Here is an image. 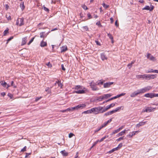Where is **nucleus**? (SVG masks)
<instances>
[{"label": "nucleus", "instance_id": "1", "mask_svg": "<svg viewBox=\"0 0 158 158\" xmlns=\"http://www.w3.org/2000/svg\"><path fill=\"white\" fill-rule=\"evenodd\" d=\"M103 109V107L99 106L97 107L92 108L91 111H93V112H94V114H96L99 113H103V112H102Z\"/></svg>", "mask_w": 158, "mask_h": 158}, {"label": "nucleus", "instance_id": "2", "mask_svg": "<svg viewBox=\"0 0 158 158\" xmlns=\"http://www.w3.org/2000/svg\"><path fill=\"white\" fill-rule=\"evenodd\" d=\"M97 85L94 82V81H92L91 82L89 83V85L93 91H97L99 90V88L97 86Z\"/></svg>", "mask_w": 158, "mask_h": 158}, {"label": "nucleus", "instance_id": "3", "mask_svg": "<svg viewBox=\"0 0 158 158\" xmlns=\"http://www.w3.org/2000/svg\"><path fill=\"white\" fill-rule=\"evenodd\" d=\"M156 108H153L152 107H146L145 109H143L142 112H153L156 110Z\"/></svg>", "mask_w": 158, "mask_h": 158}, {"label": "nucleus", "instance_id": "4", "mask_svg": "<svg viewBox=\"0 0 158 158\" xmlns=\"http://www.w3.org/2000/svg\"><path fill=\"white\" fill-rule=\"evenodd\" d=\"M152 89V86H148L146 87H145L143 88L139 89V90L141 94L143 93H144L148 91L149 90H151Z\"/></svg>", "mask_w": 158, "mask_h": 158}, {"label": "nucleus", "instance_id": "5", "mask_svg": "<svg viewBox=\"0 0 158 158\" xmlns=\"http://www.w3.org/2000/svg\"><path fill=\"white\" fill-rule=\"evenodd\" d=\"M24 24V19L23 18H18L16 21V25L21 26Z\"/></svg>", "mask_w": 158, "mask_h": 158}, {"label": "nucleus", "instance_id": "6", "mask_svg": "<svg viewBox=\"0 0 158 158\" xmlns=\"http://www.w3.org/2000/svg\"><path fill=\"white\" fill-rule=\"evenodd\" d=\"M141 94L139 89H138L137 91H135L130 94L131 97L133 98L137 96L138 94Z\"/></svg>", "mask_w": 158, "mask_h": 158}, {"label": "nucleus", "instance_id": "7", "mask_svg": "<svg viewBox=\"0 0 158 158\" xmlns=\"http://www.w3.org/2000/svg\"><path fill=\"white\" fill-rule=\"evenodd\" d=\"M149 74H144L143 75H139L137 76V78H142L143 79H145L148 80Z\"/></svg>", "mask_w": 158, "mask_h": 158}, {"label": "nucleus", "instance_id": "8", "mask_svg": "<svg viewBox=\"0 0 158 158\" xmlns=\"http://www.w3.org/2000/svg\"><path fill=\"white\" fill-rule=\"evenodd\" d=\"M140 132L139 131H133L131 133V134H128L127 135V137H128L129 138H132L133 137V136L135 135L136 134H138Z\"/></svg>", "mask_w": 158, "mask_h": 158}, {"label": "nucleus", "instance_id": "9", "mask_svg": "<svg viewBox=\"0 0 158 158\" xmlns=\"http://www.w3.org/2000/svg\"><path fill=\"white\" fill-rule=\"evenodd\" d=\"M113 82H109L105 83L103 84V87L104 88H107L110 87V86L113 84Z\"/></svg>", "mask_w": 158, "mask_h": 158}, {"label": "nucleus", "instance_id": "10", "mask_svg": "<svg viewBox=\"0 0 158 158\" xmlns=\"http://www.w3.org/2000/svg\"><path fill=\"white\" fill-rule=\"evenodd\" d=\"M130 131V129H128L127 130H126V129H125L124 130L119 133L117 135H116V136L117 137L121 136L123 135H124L125 134V132L127 131Z\"/></svg>", "mask_w": 158, "mask_h": 158}, {"label": "nucleus", "instance_id": "11", "mask_svg": "<svg viewBox=\"0 0 158 158\" xmlns=\"http://www.w3.org/2000/svg\"><path fill=\"white\" fill-rule=\"evenodd\" d=\"M147 122V121L143 122L141 121L139 123L137 124L136 125V127L137 128H139L140 127L143 126Z\"/></svg>", "mask_w": 158, "mask_h": 158}, {"label": "nucleus", "instance_id": "12", "mask_svg": "<svg viewBox=\"0 0 158 158\" xmlns=\"http://www.w3.org/2000/svg\"><path fill=\"white\" fill-rule=\"evenodd\" d=\"M154 9V6H152L150 8L148 6H146L144 8H143V10H149L150 11H152Z\"/></svg>", "mask_w": 158, "mask_h": 158}, {"label": "nucleus", "instance_id": "13", "mask_svg": "<svg viewBox=\"0 0 158 158\" xmlns=\"http://www.w3.org/2000/svg\"><path fill=\"white\" fill-rule=\"evenodd\" d=\"M105 82V81L103 79H101L100 80H98L96 82V84L98 85H102L103 84V83Z\"/></svg>", "mask_w": 158, "mask_h": 158}, {"label": "nucleus", "instance_id": "14", "mask_svg": "<svg viewBox=\"0 0 158 158\" xmlns=\"http://www.w3.org/2000/svg\"><path fill=\"white\" fill-rule=\"evenodd\" d=\"M144 96L147 98H153V93H147L144 95Z\"/></svg>", "mask_w": 158, "mask_h": 158}, {"label": "nucleus", "instance_id": "15", "mask_svg": "<svg viewBox=\"0 0 158 158\" xmlns=\"http://www.w3.org/2000/svg\"><path fill=\"white\" fill-rule=\"evenodd\" d=\"M111 96V95L110 94H107L103 95V96H101L100 97H101L102 99H107L108 98H109Z\"/></svg>", "mask_w": 158, "mask_h": 158}, {"label": "nucleus", "instance_id": "16", "mask_svg": "<svg viewBox=\"0 0 158 158\" xmlns=\"http://www.w3.org/2000/svg\"><path fill=\"white\" fill-rule=\"evenodd\" d=\"M112 118H110L109 120H108L107 122H105L103 124H102L101 126L103 128L105 127H106L107 124L110 122L112 121Z\"/></svg>", "mask_w": 158, "mask_h": 158}, {"label": "nucleus", "instance_id": "17", "mask_svg": "<svg viewBox=\"0 0 158 158\" xmlns=\"http://www.w3.org/2000/svg\"><path fill=\"white\" fill-rule=\"evenodd\" d=\"M60 48L61 52H64L68 50L67 47L66 45L63 46Z\"/></svg>", "mask_w": 158, "mask_h": 158}, {"label": "nucleus", "instance_id": "18", "mask_svg": "<svg viewBox=\"0 0 158 158\" xmlns=\"http://www.w3.org/2000/svg\"><path fill=\"white\" fill-rule=\"evenodd\" d=\"M27 37H25L23 38L21 44L22 45H24L26 44L27 40Z\"/></svg>", "mask_w": 158, "mask_h": 158}, {"label": "nucleus", "instance_id": "19", "mask_svg": "<svg viewBox=\"0 0 158 158\" xmlns=\"http://www.w3.org/2000/svg\"><path fill=\"white\" fill-rule=\"evenodd\" d=\"M74 92L77 94H82L85 93V90H77L74 91Z\"/></svg>", "mask_w": 158, "mask_h": 158}, {"label": "nucleus", "instance_id": "20", "mask_svg": "<svg viewBox=\"0 0 158 158\" xmlns=\"http://www.w3.org/2000/svg\"><path fill=\"white\" fill-rule=\"evenodd\" d=\"M101 59L102 60H104L107 59V57L106 56V55L104 53H102L101 54Z\"/></svg>", "mask_w": 158, "mask_h": 158}, {"label": "nucleus", "instance_id": "21", "mask_svg": "<svg viewBox=\"0 0 158 158\" xmlns=\"http://www.w3.org/2000/svg\"><path fill=\"white\" fill-rule=\"evenodd\" d=\"M40 46L42 47L46 46H47V42L44 41L43 40L40 43Z\"/></svg>", "mask_w": 158, "mask_h": 158}, {"label": "nucleus", "instance_id": "22", "mask_svg": "<svg viewBox=\"0 0 158 158\" xmlns=\"http://www.w3.org/2000/svg\"><path fill=\"white\" fill-rule=\"evenodd\" d=\"M123 108L124 106H121L118 107L117 108H116V109H114V110L115 112H117L119 111L121 109L123 110Z\"/></svg>", "mask_w": 158, "mask_h": 158}, {"label": "nucleus", "instance_id": "23", "mask_svg": "<svg viewBox=\"0 0 158 158\" xmlns=\"http://www.w3.org/2000/svg\"><path fill=\"white\" fill-rule=\"evenodd\" d=\"M123 108L124 106H121L118 107L117 108H116V109H114V110L115 112H117L119 111L121 109L123 110Z\"/></svg>", "mask_w": 158, "mask_h": 158}, {"label": "nucleus", "instance_id": "24", "mask_svg": "<svg viewBox=\"0 0 158 158\" xmlns=\"http://www.w3.org/2000/svg\"><path fill=\"white\" fill-rule=\"evenodd\" d=\"M123 108L124 106H121L118 107L117 108H116V109H114V110L115 112H117L119 111L121 109L123 110Z\"/></svg>", "mask_w": 158, "mask_h": 158}, {"label": "nucleus", "instance_id": "25", "mask_svg": "<svg viewBox=\"0 0 158 158\" xmlns=\"http://www.w3.org/2000/svg\"><path fill=\"white\" fill-rule=\"evenodd\" d=\"M60 153L64 156H67L68 155V153L66 152L65 150L62 151L60 152Z\"/></svg>", "mask_w": 158, "mask_h": 158}, {"label": "nucleus", "instance_id": "26", "mask_svg": "<svg viewBox=\"0 0 158 158\" xmlns=\"http://www.w3.org/2000/svg\"><path fill=\"white\" fill-rule=\"evenodd\" d=\"M156 77V75H153V74H152V75H149V77L148 79L150 80L151 79H153L155 78Z\"/></svg>", "mask_w": 158, "mask_h": 158}, {"label": "nucleus", "instance_id": "27", "mask_svg": "<svg viewBox=\"0 0 158 158\" xmlns=\"http://www.w3.org/2000/svg\"><path fill=\"white\" fill-rule=\"evenodd\" d=\"M44 32H42L40 33V38H44L46 37L47 35H44Z\"/></svg>", "mask_w": 158, "mask_h": 158}, {"label": "nucleus", "instance_id": "28", "mask_svg": "<svg viewBox=\"0 0 158 158\" xmlns=\"http://www.w3.org/2000/svg\"><path fill=\"white\" fill-rule=\"evenodd\" d=\"M110 108V106L109 105L107 106H106L105 108H103V109H102V112H104L107 110H108V109H109Z\"/></svg>", "mask_w": 158, "mask_h": 158}, {"label": "nucleus", "instance_id": "29", "mask_svg": "<svg viewBox=\"0 0 158 158\" xmlns=\"http://www.w3.org/2000/svg\"><path fill=\"white\" fill-rule=\"evenodd\" d=\"M119 96H118V95H117V96L114 97H113V98H112L109 99H108V100H106V102H109L110 101H111V100H112L113 99H116L118 98H119Z\"/></svg>", "mask_w": 158, "mask_h": 158}, {"label": "nucleus", "instance_id": "30", "mask_svg": "<svg viewBox=\"0 0 158 158\" xmlns=\"http://www.w3.org/2000/svg\"><path fill=\"white\" fill-rule=\"evenodd\" d=\"M78 106L80 109H82L85 107L86 106L85 104H79Z\"/></svg>", "mask_w": 158, "mask_h": 158}, {"label": "nucleus", "instance_id": "31", "mask_svg": "<svg viewBox=\"0 0 158 158\" xmlns=\"http://www.w3.org/2000/svg\"><path fill=\"white\" fill-rule=\"evenodd\" d=\"M93 112V111H91V109L90 110H88L85 111H84L82 112V114H90Z\"/></svg>", "mask_w": 158, "mask_h": 158}, {"label": "nucleus", "instance_id": "32", "mask_svg": "<svg viewBox=\"0 0 158 158\" xmlns=\"http://www.w3.org/2000/svg\"><path fill=\"white\" fill-rule=\"evenodd\" d=\"M0 83L3 87H6V83L5 82L2 81L0 82Z\"/></svg>", "mask_w": 158, "mask_h": 158}, {"label": "nucleus", "instance_id": "33", "mask_svg": "<svg viewBox=\"0 0 158 158\" xmlns=\"http://www.w3.org/2000/svg\"><path fill=\"white\" fill-rule=\"evenodd\" d=\"M20 7L22 10H23L24 9L25 7L24 5V4L23 2L22 3L20 4Z\"/></svg>", "mask_w": 158, "mask_h": 158}, {"label": "nucleus", "instance_id": "34", "mask_svg": "<svg viewBox=\"0 0 158 158\" xmlns=\"http://www.w3.org/2000/svg\"><path fill=\"white\" fill-rule=\"evenodd\" d=\"M8 28L7 29L5 30L3 32V35L5 36L7 33H8Z\"/></svg>", "mask_w": 158, "mask_h": 158}, {"label": "nucleus", "instance_id": "35", "mask_svg": "<svg viewBox=\"0 0 158 158\" xmlns=\"http://www.w3.org/2000/svg\"><path fill=\"white\" fill-rule=\"evenodd\" d=\"M117 150H118V149H117V148H115L112 149L111 150L109 151V153H111L113 152H114L115 151Z\"/></svg>", "mask_w": 158, "mask_h": 158}, {"label": "nucleus", "instance_id": "36", "mask_svg": "<svg viewBox=\"0 0 158 158\" xmlns=\"http://www.w3.org/2000/svg\"><path fill=\"white\" fill-rule=\"evenodd\" d=\"M154 73V70L152 69H151L148 70L146 72V73Z\"/></svg>", "mask_w": 158, "mask_h": 158}, {"label": "nucleus", "instance_id": "37", "mask_svg": "<svg viewBox=\"0 0 158 158\" xmlns=\"http://www.w3.org/2000/svg\"><path fill=\"white\" fill-rule=\"evenodd\" d=\"M122 146H123L122 143H120L118 144V146L116 148H117V149L118 150V149L122 147Z\"/></svg>", "mask_w": 158, "mask_h": 158}, {"label": "nucleus", "instance_id": "38", "mask_svg": "<svg viewBox=\"0 0 158 158\" xmlns=\"http://www.w3.org/2000/svg\"><path fill=\"white\" fill-rule=\"evenodd\" d=\"M149 59L150 60H152V61H155L156 60L155 58L153 56H152V55L151 56Z\"/></svg>", "mask_w": 158, "mask_h": 158}, {"label": "nucleus", "instance_id": "39", "mask_svg": "<svg viewBox=\"0 0 158 158\" xmlns=\"http://www.w3.org/2000/svg\"><path fill=\"white\" fill-rule=\"evenodd\" d=\"M119 131V130H118V129H117L114 130V131L111 135H113V134L116 133Z\"/></svg>", "mask_w": 158, "mask_h": 158}, {"label": "nucleus", "instance_id": "40", "mask_svg": "<svg viewBox=\"0 0 158 158\" xmlns=\"http://www.w3.org/2000/svg\"><path fill=\"white\" fill-rule=\"evenodd\" d=\"M108 135L107 136H105L104 137H102V139H101L100 140V141H99V142H102V141H103L104 139H105L106 138L108 137Z\"/></svg>", "mask_w": 158, "mask_h": 158}, {"label": "nucleus", "instance_id": "41", "mask_svg": "<svg viewBox=\"0 0 158 158\" xmlns=\"http://www.w3.org/2000/svg\"><path fill=\"white\" fill-rule=\"evenodd\" d=\"M107 35L111 40H112L113 38V37L112 35L110 33L107 34Z\"/></svg>", "mask_w": 158, "mask_h": 158}, {"label": "nucleus", "instance_id": "42", "mask_svg": "<svg viewBox=\"0 0 158 158\" xmlns=\"http://www.w3.org/2000/svg\"><path fill=\"white\" fill-rule=\"evenodd\" d=\"M43 9L45 11H47V12H49V10L48 8H46V7H45L44 6H43Z\"/></svg>", "mask_w": 158, "mask_h": 158}, {"label": "nucleus", "instance_id": "43", "mask_svg": "<svg viewBox=\"0 0 158 158\" xmlns=\"http://www.w3.org/2000/svg\"><path fill=\"white\" fill-rule=\"evenodd\" d=\"M124 139V136H123V137H120L119 138H118V139H117L116 141H119L121 140H123Z\"/></svg>", "mask_w": 158, "mask_h": 158}, {"label": "nucleus", "instance_id": "44", "mask_svg": "<svg viewBox=\"0 0 158 158\" xmlns=\"http://www.w3.org/2000/svg\"><path fill=\"white\" fill-rule=\"evenodd\" d=\"M34 38V37L32 38L31 39V40L29 41V42L27 44L28 45H30L33 41Z\"/></svg>", "mask_w": 158, "mask_h": 158}, {"label": "nucleus", "instance_id": "45", "mask_svg": "<svg viewBox=\"0 0 158 158\" xmlns=\"http://www.w3.org/2000/svg\"><path fill=\"white\" fill-rule=\"evenodd\" d=\"M83 28L84 30L85 31H88L89 30L88 27L87 26H85L83 27Z\"/></svg>", "mask_w": 158, "mask_h": 158}, {"label": "nucleus", "instance_id": "46", "mask_svg": "<svg viewBox=\"0 0 158 158\" xmlns=\"http://www.w3.org/2000/svg\"><path fill=\"white\" fill-rule=\"evenodd\" d=\"M42 98V97H36L35 98V102H37L38 100H39L40 99H41Z\"/></svg>", "mask_w": 158, "mask_h": 158}, {"label": "nucleus", "instance_id": "47", "mask_svg": "<svg viewBox=\"0 0 158 158\" xmlns=\"http://www.w3.org/2000/svg\"><path fill=\"white\" fill-rule=\"evenodd\" d=\"M13 38V36H11L10 38H9L8 39H7V42L6 43V44H7L8 43V42L11 40Z\"/></svg>", "mask_w": 158, "mask_h": 158}, {"label": "nucleus", "instance_id": "48", "mask_svg": "<svg viewBox=\"0 0 158 158\" xmlns=\"http://www.w3.org/2000/svg\"><path fill=\"white\" fill-rule=\"evenodd\" d=\"M82 7L84 10H87L88 9V8H87V6L85 5H82Z\"/></svg>", "mask_w": 158, "mask_h": 158}, {"label": "nucleus", "instance_id": "49", "mask_svg": "<svg viewBox=\"0 0 158 158\" xmlns=\"http://www.w3.org/2000/svg\"><path fill=\"white\" fill-rule=\"evenodd\" d=\"M72 109H73V110H78L80 109H79V106L78 105L75 106V107H73V108H72Z\"/></svg>", "mask_w": 158, "mask_h": 158}, {"label": "nucleus", "instance_id": "50", "mask_svg": "<svg viewBox=\"0 0 158 158\" xmlns=\"http://www.w3.org/2000/svg\"><path fill=\"white\" fill-rule=\"evenodd\" d=\"M11 86H13L14 88H16V86L14 84L13 81H12L11 83Z\"/></svg>", "mask_w": 158, "mask_h": 158}, {"label": "nucleus", "instance_id": "51", "mask_svg": "<svg viewBox=\"0 0 158 158\" xmlns=\"http://www.w3.org/2000/svg\"><path fill=\"white\" fill-rule=\"evenodd\" d=\"M102 5L103 7H105L106 8H107L109 7V6L106 5L105 3H103Z\"/></svg>", "mask_w": 158, "mask_h": 158}, {"label": "nucleus", "instance_id": "52", "mask_svg": "<svg viewBox=\"0 0 158 158\" xmlns=\"http://www.w3.org/2000/svg\"><path fill=\"white\" fill-rule=\"evenodd\" d=\"M95 43H96L97 45H99V46H101V44L98 41V40H95Z\"/></svg>", "mask_w": 158, "mask_h": 158}, {"label": "nucleus", "instance_id": "53", "mask_svg": "<svg viewBox=\"0 0 158 158\" xmlns=\"http://www.w3.org/2000/svg\"><path fill=\"white\" fill-rule=\"evenodd\" d=\"M102 127L101 126L99 128L97 129L95 131V132H96L100 131L101 129H102Z\"/></svg>", "mask_w": 158, "mask_h": 158}, {"label": "nucleus", "instance_id": "54", "mask_svg": "<svg viewBox=\"0 0 158 158\" xmlns=\"http://www.w3.org/2000/svg\"><path fill=\"white\" fill-rule=\"evenodd\" d=\"M87 16L88 18V19H90L92 18V16L91 15L90 13H88L87 14Z\"/></svg>", "mask_w": 158, "mask_h": 158}, {"label": "nucleus", "instance_id": "55", "mask_svg": "<svg viewBox=\"0 0 158 158\" xmlns=\"http://www.w3.org/2000/svg\"><path fill=\"white\" fill-rule=\"evenodd\" d=\"M81 86L80 85H77L75 86V89L78 90V89L81 88Z\"/></svg>", "mask_w": 158, "mask_h": 158}, {"label": "nucleus", "instance_id": "56", "mask_svg": "<svg viewBox=\"0 0 158 158\" xmlns=\"http://www.w3.org/2000/svg\"><path fill=\"white\" fill-rule=\"evenodd\" d=\"M6 17L7 19L8 20H10L11 19V17L10 16V15H6Z\"/></svg>", "mask_w": 158, "mask_h": 158}, {"label": "nucleus", "instance_id": "57", "mask_svg": "<svg viewBox=\"0 0 158 158\" xmlns=\"http://www.w3.org/2000/svg\"><path fill=\"white\" fill-rule=\"evenodd\" d=\"M73 135H74V134L72 133H71L69 134V138H71L72 137Z\"/></svg>", "mask_w": 158, "mask_h": 158}, {"label": "nucleus", "instance_id": "58", "mask_svg": "<svg viewBox=\"0 0 158 158\" xmlns=\"http://www.w3.org/2000/svg\"><path fill=\"white\" fill-rule=\"evenodd\" d=\"M59 87H60L61 88H62L63 86V84L61 83H58L57 84Z\"/></svg>", "mask_w": 158, "mask_h": 158}, {"label": "nucleus", "instance_id": "59", "mask_svg": "<svg viewBox=\"0 0 158 158\" xmlns=\"http://www.w3.org/2000/svg\"><path fill=\"white\" fill-rule=\"evenodd\" d=\"M27 147L26 146H25L22 149H21V152H25L26 151Z\"/></svg>", "mask_w": 158, "mask_h": 158}, {"label": "nucleus", "instance_id": "60", "mask_svg": "<svg viewBox=\"0 0 158 158\" xmlns=\"http://www.w3.org/2000/svg\"><path fill=\"white\" fill-rule=\"evenodd\" d=\"M125 126H122L121 127H119L118 129V130H119V131H120Z\"/></svg>", "mask_w": 158, "mask_h": 158}, {"label": "nucleus", "instance_id": "61", "mask_svg": "<svg viewBox=\"0 0 158 158\" xmlns=\"http://www.w3.org/2000/svg\"><path fill=\"white\" fill-rule=\"evenodd\" d=\"M110 114H111L110 113V112L109 111V112L106 113L104 114V115L105 116H107V115H109Z\"/></svg>", "mask_w": 158, "mask_h": 158}, {"label": "nucleus", "instance_id": "62", "mask_svg": "<svg viewBox=\"0 0 158 158\" xmlns=\"http://www.w3.org/2000/svg\"><path fill=\"white\" fill-rule=\"evenodd\" d=\"M8 96L9 97H10V98L11 99L12 98H13V95L11 94H10V93H9L8 94Z\"/></svg>", "mask_w": 158, "mask_h": 158}, {"label": "nucleus", "instance_id": "63", "mask_svg": "<svg viewBox=\"0 0 158 158\" xmlns=\"http://www.w3.org/2000/svg\"><path fill=\"white\" fill-rule=\"evenodd\" d=\"M46 65L50 67H52V65L50 63V62H48L47 64H46Z\"/></svg>", "mask_w": 158, "mask_h": 158}, {"label": "nucleus", "instance_id": "64", "mask_svg": "<svg viewBox=\"0 0 158 158\" xmlns=\"http://www.w3.org/2000/svg\"><path fill=\"white\" fill-rule=\"evenodd\" d=\"M153 98L155 97H158V94H155L153 93Z\"/></svg>", "mask_w": 158, "mask_h": 158}]
</instances>
